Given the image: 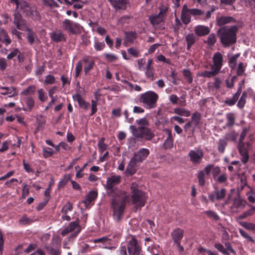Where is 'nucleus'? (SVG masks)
I'll use <instances>...</instances> for the list:
<instances>
[{
	"instance_id": "1",
	"label": "nucleus",
	"mask_w": 255,
	"mask_h": 255,
	"mask_svg": "<svg viewBox=\"0 0 255 255\" xmlns=\"http://www.w3.org/2000/svg\"><path fill=\"white\" fill-rule=\"evenodd\" d=\"M238 30L239 27L237 25L223 26L218 29L217 36L223 47H228L236 43Z\"/></svg>"
},
{
	"instance_id": "2",
	"label": "nucleus",
	"mask_w": 255,
	"mask_h": 255,
	"mask_svg": "<svg viewBox=\"0 0 255 255\" xmlns=\"http://www.w3.org/2000/svg\"><path fill=\"white\" fill-rule=\"evenodd\" d=\"M111 195L113 197L112 206L114 214L117 216V220L120 221L129 197L125 192L118 190L113 191Z\"/></svg>"
},
{
	"instance_id": "3",
	"label": "nucleus",
	"mask_w": 255,
	"mask_h": 255,
	"mask_svg": "<svg viewBox=\"0 0 255 255\" xmlns=\"http://www.w3.org/2000/svg\"><path fill=\"white\" fill-rule=\"evenodd\" d=\"M130 188L132 203L134 206L135 211H136L145 205L146 197L145 193L139 189L136 183H132Z\"/></svg>"
},
{
	"instance_id": "4",
	"label": "nucleus",
	"mask_w": 255,
	"mask_h": 255,
	"mask_svg": "<svg viewBox=\"0 0 255 255\" xmlns=\"http://www.w3.org/2000/svg\"><path fill=\"white\" fill-rule=\"evenodd\" d=\"M158 95L153 91H149L140 95L139 102L146 109H154L157 106Z\"/></svg>"
},
{
	"instance_id": "5",
	"label": "nucleus",
	"mask_w": 255,
	"mask_h": 255,
	"mask_svg": "<svg viewBox=\"0 0 255 255\" xmlns=\"http://www.w3.org/2000/svg\"><path fill=\"white\" fill-rule=\"evenodd\" d=\"M76 229L77 230L76 231L71 233L70 238H75L81 231L78 219L74 222H71L68 227L64 229L61 232V235L63 236H65L68 233L74 231Z\"/></svg>"
},
{
	"instance_id": "6",
	"label": "nucleus",
	"mask_w": 255,
	"mask_h": 255,
	"mask_svg": "<svg viewBox=\"0 0 255 255\" xmlns=\"http://www.w3.org/2000/svg\"><path fill=\"white\" fill-rule=\"evenodd\" d=\"M159 9L160 11L158 14L150 15L149 17L150 23L153 26L157 25L163 21V17L162 15L167 11L168 7L166 6L160 7Z\"/></svg>"
},
{
	"instance_id": "7",
	"label": "nucleus",
	"mask_w": 255,
	"mask_h": 255,
	"mask_svg": "<svg viewBox=\"0 0 255 255\" xmlns=\"http://www.w3.org/2000/svg\"><path fill=\"white\" fill-rule=\"evenodd\" d=\"M225 246L226 248H225L224 246L220 243H216L214 245L215 248L224 255H230V253L233 254H236V251L234 250L230 242H226L225 243Z\"/></svg>"
},
{
	"instance_id": "8",
	"label": "nucleus",
	"mask_w": 255,
	"mask_h": 255,
	"mask_svg": "<svg viewBox=\"0 0 255 255\" xmlns=\"http://www.w3.org/2000/svg\"><path fill=\"white\" fill-rule=\"evenodd\" d=\"M13 23L16 28L20 30H24L27 26L26 20L22 17L21 14L18 11H15L13 14Z\"/></svg>"
},
{
	"instance_id": "9",
	"label": "nucleus",
	"mask_w": 255,
	"mask_h": 255,
	"mask_svg": "<svg viewBox=\"0 0 255 255\" xmlns=\"http://www.w3.org/2000/svg\"><path fill=\"white\" fill-rule=\"evenodd\" d=\"M190 161L194 164H200L204 157V153L201 149L191 150L188 154Z\"/></svg>"
},
{
	"instance_id": "10",
	"label": "nucleus",
	"mask_w": 255,
	"mask_h": 255,
	"mask_svg": "<svg viewBox=\"0 0 255 255\" xmlns=\"http://www.w3.org/2000/svg\"><path fill=\"white\" fill-rule=\"evenodd\" d=\"M95 199L96 191L92 190L85 196L84 199L81 201V203L84 204L85 208L88 209L94 205Z\"/></svg>"
},
{
	"instance_id": "11",
	"label": "nucleus",
	"mask_w": 255,
	"mask_h": 255,
	"mask_svg": "<svg viewBox=\"0 0 255 255\" xmlns=\"http://www.w3.org/2000/svg\"><path fill=\"white\" fill-rule=\"evenodd\" d=\"M19 7L24 14L26 16H32L34 15V13L37 14L36 10H34L25 1H21L19 2Z\"/></svg>"
},
{
	"instance_id": "12",
	"label": "nucleus",
	"mask_w": 255,
	"mask_h": 255,
	"mask_svg": "<svg viewBox=\"0 0 255 255\" xmlns=\"http://www.w3.org/2000/svg\"><path fill=\"white\" fill-rule=\"evenodd\" d=\"M108 1L116 10H126L128 4V0H108Z\"/></svg>"
},
{
	"instance_id": "13",
	"label": "nucleus",
	"mask_w": 255,
	"mask_h": 255,
	"mask_svg": "<svg viewBox=\"0 0 255 255\" xmlns=\"http://www.w3.org/2000/svg\"><path fill=\"white\" fill-rule=\"evenodd\" d=\"M83 65L84 67V72L87 74L93 69L95 64V59L90 56H85L83 59Z\"/></svg>"
},
{
	"instance_id": "14",
	"label": "nucleus",
	"mask_w": 255,
	"mask_h": 255,
	"mask_svg": "<svg viewBox=\"0 0 255 255\" xmlns=\"http://www.w3.org/2000/svg\"><path fill=\"white\" fill-rule=\"evenodd\" d=\"M149 151L146 148H141L138 151L134 153L133 157L138 161L142 162L149 155Z\"/></svg>"
},
{
	"instance_id": "15",
	"label": "nucleus",
	"mask_w": 255,
	"mask_h": 255,
	"mask_svg": "<svg viewBox=\"0 0 255 255\" xmlns=\"http://www.w3.org/2000/svg\"><path fill=\"white\" fill-rule=\"evenodd\" d=\"M121 176L120 175H113L108 179L107 182V189L108 190H113L115 186L119 184L121 182Z\"/></svg>"
},
{
	"instance_id": "16",
	"label": "nucleus",
	"mask_w": 255,
	"mask_h": 255,
	"mask_svg": "<svg viewBox=\"0 0 255 255\" xmlns=\"http://www.w3.org/2000/svg\"><path fill=\"white\" fill-rule=\"evenodd\" d=\"M138 162L133 157L130 160L126 170V173L128 176L133 175L136 172V164Z\"/></svg>"
},
{
	"instance_id": "17",
	"label": "nucleus",
	"mask_w": 255,
	"mask_h": 255,
	"mask_svg": "<svg viewBox=\"0 0 255 255\" xmlns=\"http://www.w3.org/2000/svg\"><path fill=\"white\" fill-rule=\"evenodd\" d=\"M194 32L197 36L201 37L208 35L210 32V29L208 26L199 25L195 27Z\"/></svg>"
},
{
	"instance_id": "18",
	"label": "nucleus",
	"mask_w": 255,
	"mask_h": 255,
	"mask_svg": "<svg viewBox=\"0 0 255 255\" xmlns=\"http://www.w3.org/2000/svg\"><path fill=\"white\" fill-rule=\"evenodd\" d=\"M236 20L232 16H221L217 18V25L223 27L226 24L235 22Z\"/></svg>"
},
{
	"instance_id": "19",
	"label": "nucleus",
	"mask_w": 255,
	"mask_h": 255,
	"mask_svg": "<svg viewBox=\"0 0 255 255\" xmlns=\"http://www.w3.org/2000/svg\"><path fill=\"white\" fill-rule=\"evenodd\" d=\"M184 233V230L180 228H177L172 231L171 236L174 244L180 242L183 237Z\"/></svg>"
},
{
	"instance_id": "20",
	"label": "nucleus",
	"mask_w": 255,
	"mask_h": 255,
	"mask_svg": "<svg viewBox=\"0 0 255 255\" xmlns=\"http://www.w3.org/2000/svg\"><path fill=\"white\" fill-rule=\"evenodd\" d=\"M199 38L193 33H189L185 36L187 49L189 50L191 47L198 40Z\"/></svg>"
},
{
	"instance_id": "21",
	"label": "nucleus",
	"mask_w": 255,
	"mask_h": 255,
	"mask_svg": "<svg viewBox=\"0 0 255 255\" xmlns=\"http://www.w3.org/2000/svg\"><path fill=\"white\" fill-rule=\"evenodd\" d=\"M188 13H189V8L186 4H184L181 11V19L185 24H188L191 21V17Z\"/></svg>"
},
{
	"instance_id": "22",
	"label": "nucleus",
	"mask_w": 255,
	"mask_h": 255,
	"mask_svg": "<svg viewBox=\"0 0 255 255\" xmlns=\"http://www.w3.org/2000/svg\"><path fill=\"white\" fill-rule=\"evenodd\" d=\"M213 59L215 67L214 68L220 71L222 66L223 62V56L222 54L219 52H216L214 54Z\"/></svg>"
},
{
	"instance_id": "23",
	"label": "nucleus",
	"mask_w": 255,
	"mask_h": 255,
	"mask_svg": "<svg viewBox=\"0 0 255 255\" xmlns=\"http://www.w3.org/2000/svg\"><path fill=\"white\" fill-rule=\"evenodd\" d=\"M140 249H141V248L138 245L137 240L134 237H132L127 245V249L129 254Z\"/></svg>"
},
{
	"instance_id": "24",
	"label": "nucleus",
	"mask_w": 255,
	"mask_h": 255,
	"mask_svg": "<svg viewBox=\"0 0 255 255\" xmlns=\"http://www.w3.org/2000/svg\"><path fill=\"white\" fill-rule=\"evenodd\" d=\"M238 149L240 154L242 156V161L243 163L246 164L249 160V156L244 143L239 144Z\"/></svg>"
},
{
	"instance_id": "25",
	"label": "nucleus",
	"mask_w": 255,
	"mask_h": 255,
	"mask_svg": "<svg viewBox=\"0 0 255 255\" xmlns=\"http://www.w3.org/2000/svg\"><path fill=\"white\" fill-rule=\"evenodd\" d=\"M73 99L75 101L78 102L79 106L81 108L87 109L90 106V104L85 101L83 98L79 94H77L76 95H73Z\"/></svg>"
},
{
	"instance_id": "26",
	"label": "nucleus",
	"mask_w": 255,
	"mask_h": 255,
	"mask_svg": "<svg viewBox=\"0 0 255 255\" xmlns=\"http://www.w3.org/2000/svg\"><path fill=\"white\" fill-rule=\"evenodd\" d=\"M0 94L2 95H6L8 94H11L12 96L18 95L16 88L13 87L0 86Z\"/></svg>"
},
{
	"instance_id": "27",
	"label": "nucleus",
	"mask_w": 255,
	"mask_h": 255,
	"mask_svg": "<svg viewBox=\"0 0 255 255\" xmlns=\"http://www.w3.org/2000/svg\"><path fill=\"white\" fill-rule=\"evenodd\" d=\"M0 41L4 43L6 46L11 43V40L7 32L3 29H0Z\"/></svg>"
},
{
	"instance_id": "28",
	"label": "nucleus",
	"mask_w": 255,
	"mask_h": 255,
	"mask_svg": "<svg viewBox=\"0 0 255 255\" xmlns=\"http://www.w3.org/2000/svg\"><path fill=\"white\" fill-rule=\"evenodd\" d=\"M241 95V91L240 89H238L236 93L234 95L232 98H227L225 101L224 103L229 106H232L234 105L237 101H238L240 96Z\"/></svg>"
},
{
	"instance_id": "29",
	"label": "nucleus",
	"mask_w": 255,
	"mask_h": 255,
	"mask_svg": "<svg viewBox=\"0 0 255 255\" xmlns=\"http://www.w3.org/2000/svg\"><path fill=\"white\" fill-rule=\"evenodd\" d=\"M142 131V138H144L145 140H150L154 136V133L149 128L143 127Z\"/></svg>"
},
{
	"instance_id": "30",
	"label": "nucleus",
	"mask_w": 255,
	"mask_h": 255,
	"mask_svg": "<svg viewBox=\"0 0 255 255\" xmlns=\"http://www.w3.org/2000/svg\"><path fill=\"white\" fill-rule=\"evenodd\" d=\"M24 31L27 32V41L30 45H32L34 42L35 38L37 36L36 33L28 27L25 28Z\"/></svg>"
},
{
	"instance_id": "31",
	"label": "nucleus",
	"mask_w": 255,
	"mask_h": 255,
	"mask_svg": "<svg viewBox=\"0 0 255 255\" xmlns=\"http://www.w3.org/2000/svg\"><path fill=\"white\" fill-rule=\"evenodd\" d=\"M143 126H140L137 128H135L134 126L131 125L129 127V128L131 129L132 135L135 138H142V131Z\"/></svg>"
},
{
	"instance_id": "32",
	"label": "nucleus",
	"mask_w": 255,
	"mask_h": 255,
	"mask_svg": "<svg viewBox=\"0 0 255 255\" xmlns=\"http://www.w3.org/2000/svg\"><path fill=\"white\" fill-rule=\"evenodd\" d=\"M219 72V71L212 67V70L211 71H203L199 75L203 77L211 78L215 76Z\"/></svg>"
},
{
	"instance_id": "33",
	"label": "nucleus",
	"mask_w": 255,
	"mask_h": 255,
	"mask_svg": "<svg viewBox=\"0 0 255 255\" xmlns=\"http://www.w3.org/2000/svg\"><path fill=\"white\" fill-rule=\"evenodd\" d=\"M51 37L54 41L57 42L65 40L64 35L61 32H54Z\"/></svg>"
},
{
	"instance_id": "34",
	"label": "nucleus",
	"mask_w": 255,
	"mask_h": 255,
	"mask_svg": "<svg viewBox=\"0 0 255 255\" xmlns=\"http://www.w3.org/2000/svg\"><path fill=\"white\" fill-rule=\"evenodd\" d=\"M63 28L68 32L74 33V29L73 27L71 21L68 19H65L63 22Z\"/></svg>"
},
{
	"instance_id": "35",
	"label": "nucleus",
	"mask_w": 255,
	"mask_h": 255,
	"mask_svg": "<svg viewBox=\"0 0 255 255\" xmlns=\"http://www.w3.org/2000/svg\"><path fill=\"white\" fill-rule=\"evenodd\" d=\"M71 176L70 175L66 174L63 176V178L60 180L58 183V188H63L70 180Z\"/></svg>"
},
{
	"instance_id": "36",
	"label": "nucleus",
	"mask_w": 255,
	"mask_h": 255,
	"mask_svg": "<svg viewBox=\"0 0 255 255\" xmlns=\"http://www.w3.org/2000/svg\"><path fill=\"white\" fill-rule=\"evenodd\" d=\"M246 203V201L241 199L240 196L234 199V205L236 208H240L241 206L244 207Z\"/></svg>"
},
{
	"instance_id": "37",
	"label": "nucleus",
	"mask_w": 255,
	"mask_h": 255,
	"mask_svg": "<svg viewBox=\"0 0 255 255\" xmlns=\"http://www.w3.org/2000/svg\"><path fill=\"white\" fill-rule=\"evenodd\" d=\"M174 113L177 115L185 117H189L190 115V112L183 108L174 109Z\"/></svg>"
},
{
	"instance_id": "38",
	"label": "nucleus",
	"mask_w": 255,
	"mask_h": 255,
	"mask_svg": "<svg viewBox=\"0 0 255 255\" xmlns=\"http://www.w3.org/2000/svg\"><path fill=\"white\" fill-rule=\"evenodd\" d=\"M36 90V87L34 85H30L26 89L24 90L21 93L22 95L27 96L33 94Z\"/></svg>"
},
{
	"instance_id": "39",
	"label": "nucleus",
	"mask_w": 255,
	"mask_h": 255,
	"mask_svg": "<svg viewBox=\"0 0 255 255\" xmlns=\"http://www.w3.org/2000/svg\"><path fill=\"white\" fill-rule=\"evenodd\" d=\"M255 212V207H252L249 210L243 212L242 214H241L239 217V219H244L247 217L248 216H250L252 215Z\"/></svg>"
},
{
	"instance_id": "40",
	"label": "nucleus",
	"mask_w": 255,
	"mask_h": 255,
	"mask_svg": "<svg viewBox=\"0 0 255 255\" xmlns=\"http://www.w3.org/2000/svg\"><path fill=\"white\" fill-rule=\"evenodd\" d=\"M227 118L228 120V122L226 124V126L228 127H232L235 124V118L233 113H229L227 114Z\"/></svg>"
},
{
	"instance_id": "41",
	"label": "nucleus",
	"mask_w": 255,
	"mask_h": 255,
	"mask_svg": "<svg viewBox=\"0 0 255 255\" xmlns=\"http://www.w3.org/2000/svg\"><path fill=\"white\" fill-rule=\"evenodd\" d=\"M54 153V150L50 147L43 148V156L45 158L52 156Z\"/></svg>"
},
{
	"instance_id": "42",
	"label": "nucleus",
	"mask_w": 255,
	"mask_h": 255,
	"mask_svg": "<svg viewBox=\"0 0 255 255\" xmlns=\"http://www.w3.org/2000/svg\"><path fill=\"white\" fill-rule=\"evenodd\" d=\"M201 118V114L198 112H196L192 114V122L194 123L195 126L199 125Z\"/></svg>"
},
{
	"instance_id": "43",
	"label": "nucleus",
	"mask_w": 255,
	"mask_h": 255,
	"mask_svg": "<svg viewBox=\"0 0 255 255\" xmlns=\"http://www.w3.org/2000/svg\"><path fill=\"white\" fill-rule=\"evenodd\" d=\"M227 144V141L223 139H220L218 142V149L221 153H223L225 150V147Z\"/></svg>"
},
{
	"instance_id": "44",
	"label": "nucleus",
	"mask_w": 255,
	"mask_h": 255,
	"mask_svg": "<svg viewBox=\"0 0 255 255\" xmlns=\"http://www.w3.org/2000/svg\"><path fill=\"white\" fill-rule=\"evenodd\" d=\"M182 73L184 77L187 79L188 82L190 84L193 81V77L190 71L188 69H184Z\"/></svg>"
},
{
	"instance_id": "45",
	"label": "nucleus",
	"mask_w": 255,
	"mask_h": 255,
	"mask_svg": "<svg viewBox=\"0 0 255 255\" xmlns=\"http://www.w3.org/2000/svg\"><path fill=\"white\" fill-rule=\"evenodd\" d=\"M82 68H83V61L82 60L79 61L77 63V64L76 66L75 75V78H77L79 76V75L82 70Z\"/></svg>"
},
{
	"instance_id": "46",
	"label": "nucleus",
	"mask_w": 255,
	"mask_h": 255,
	"mask_svg": "<svg viewBox=\"0 0 255 255\" xmlns=\"http://www.w3.org/2000/svg\"><path fill=\"white\" fill-rule=\"evenodd\" d=\"M55 77L52 75L49 74L45 77L44 84L45 85H51L55 83Z\"/></svg>"
},
{
	"instance_id": "47",
	"label": "nucleus",
	"mask_w": 255,
	"mask_h": 255,
	"mask_svg": "<svg viewBox=\"0 0 255 255\" xmlns=\"http://www.w3.org/2000/svg\"><path fill=\"white\" fill-rule=\"evenodd\" d=\"M190 14L193 16H201L204 14V11L198 8L189 9Z\"/></svg>"
},
{
	"instance_id": "48",
	"label": "nucleus",
	"mask_w": 255,
	"mask_h": 255,
	"mask_svg": "<svg viewBox=\"0 0 255 255\" xmlns=\"http://www.w3.org/2000/svg\"><path fill=\"white\" fill-rule=\"evenodd\" d=\"M242 226L244 227L247 230L255 231V224L252 223H247L246 222H242L240 223Z\"/></svg>"
},
{
	"instance_id": "49",
	"label": "nucleus",
	"mask_w": 255,
	"mask_h": 255,
	"mask_svg": "<svg viewBox=\"0 0 255 255\" xmlns=\"http://www.w3.org/2000/svg\"><path fill=\"white\" fill-rule=\"evenodd\" d=\"M204 213L209 218H213L215 221H219L220 220L219 216L215 212L212 210L205 211Z\"/></svg>"
},
{
	"instance_id": "50",
	"label": "nucleus",
	"mask_w": 255,
	"mask_h": 255,
	"mask_svg": "<svg viewBox=\"0 0 255 255\" xmlns=\"http://www.w3.org/2000/svg\"><path fill=\"white\" fill-rule=\"evenodd\" d=\"M73 205L70 202H67L62 207L61 213H68L73 210Z\"/></svg>"
},
{
	"instance_id": "51",
	"label": "nucleus",
	"mask_w": 255,
	"mask_h": 255,
	"mask_svg": "<svg viewBox=\"0 0 255 255\" xmlns=\"http://www.w3.org/2000/svg\"><path fill=\"white\" fill-rule=\"evenodd\" d=\"M216 42V38L214 33H211L209 35L206 41H205L209 45H213Z\"/></svg>"
},
{
	"instance_id": "52",
	"label": "nucleus",
	"mask_w": 255,
	"mask_h": 255,
	"mask_svg": "<svg viewBox=\"0 0 255 255\" xmlns=\"http://www.w3.org/2000/svg\"><path fill=\"white\" fill-rule=\"evenodd\" d=\"M37 92L38 94V99L41 102H43L46 101L47 97L43 89L38 90Z\"/></svg>"
},
{
	"instance_id": "53",
	"label": "nucleus",
	"mask_w": 255,
	"mask_h": 255,
	"mask_svg": "<svg viewBox=\"0 0 255 255\" xmlns=\"http://www.w3.org/2000/svg\"><path fill=\"white\" fill-rule=\"evenodd\" d=\"M25 103L29 109V111H30L34 106V101L33 98L31 97L26 98L25 99Z\"/></svg>"
},
{
	"instance_id": "54",
	"label": "nucleus",
	"mask_w": 255,
	"mask_h": 255,
	"mask_svg": "<svg viewBox=\"0 0 255 255\" xmlns=\"http://www.w3.org/2000/svg\"><path fill=\"white\" fill-rule=\"evenodd\" d=\"M198 179L199 181V184L200 186H203L205 184V174L203 171L201 170L198 173Z\"/></svg>"
},
{
	"instance_id": "55",
	"label": "nucleus",
	"mask_w": 255,
	"mask_h": 255,
	"mask_svg": "<svg viewBox=\"0 0 255 255\" xmlns=\"http://www.w3.org/2000/svg\"><path fill=\"white\" fill-rule=\"evenodd\" d=\"M162 146L165 149L172 148L173 146V139H166L163 142Z\"/></svg>"
},
{
	"instance_id": "56",
	"label": "nucleus",
	"mask_w": 255,
	"mask_h": 255,
	"mask_svg": "<svg viewBox=\"0 0 255 255\" xmlns=\"http://www.w3.org/2000/svg\"><path fill=\"white\" fill-rule=\"evenodd\" d=\"M239 232L240 233V234L241 235V236L242 237H243L244 238L246 239L247 240H248L249 241L252 242V243H255V241L254 239H253L252 238V237H251V236H250L248 233L245 232L244 230H243V229H239Z\"/></svg>"
},
{
	"instance_id": "57",
	"label": "nucleus",
	"mask_w": 255,
	"mask_h": 255,
	"mask_svg": "<svg viewBox=\"0 0 255 255\" xmlns=\"http://www.w3.org/2000/svg\"><path fill=\"white\" fill-rule=\"evenodd\" d=\"M216 195V199L217 200H221L224 198L226 195V190L222 188L220 191H216L215 192Z\"/></svg>"
},
{
	"instance_id": "58",
	"label": "nucleus",
	"mask_w": 255,
	"mask_h": 255,
	"mask_svg": "<svg viewBox=\"0 0 255 255\" xmlns=\"http://www.w3.org/2000/svg\"><path fill=\"white\" fill-rule=\"evenodd\" d=\"M47 250L51 255H59L60 253L59 248H53L51 247H46Z\"/></svg>"
},
{
	"instance_id": "59",
	"label": "nucleus",
	"mask_w": 255,
	"mask_h": 255,
	"mask_svg": "<svg viewBox=\"0 0 255 255\" xmlns=\"http://www.w3.org/2000/svg\"><path fill=\"white\" fill-rule=\"evenodd\" d=\"M128 53L135 57H137L139 54V51L136 47H130L128 49Z\"/></svg>"
},
{
	"instance_id": "60",
	"label": "nucleus",
	"mask_w": 255,
	"mask_h": 255,
	"mask_svg": "<svg viewBox=\"0 0 255 255\" xmlns=\"http://www.w3.org/2000/svg\"><path fill=\"white\" fill-rule=\"evenodd\" d=\"M19 52V50L17 48L13 49L10 52V53L7 55V59L8 60H10L12 59L14 57L16 56V55Z\"/></svg>"
},
{
	"instance_id": "61",
	"label": "nucleus",
	"mask_w": 255,
	"mask_h": 255,
	"mask_svg": "<svg viewBox=\"0 0 255 255\" xmlns=\"http://www.w3.org/2000/svg\"><path fill=\"white\" fill-rule=\"evenodd\" d=\"M32 222V219L28 218L25 215L23 216L19 220V223L22 225L30 224Z\"/></svg>"
},
{
	"instance_id": "62",
	"label": "nucleus",
	"mask_w": 255,
	"mask_h": 255,
	"mask_svg": "<svg viewBox=\"0 0 255 255\" xmlns=\"http://www.w3.org/2000/svg\"><path fill=\"white\" fill-rule=\"evenodd\" d=\"M126 38L128 41H130L133 39H135L136 37V33L135 32H126Z\"/></svg>"
},
{
	"instance_id": "63",
	"label": "nucleus",
	"mask_w": 255,
	"mask_h": 255,
	"mask_svg": "<svg viewBox=\"0 0 255 255\" xmlns=\"http://www.w3.org/2000/svg\"><path fill=\"white\" fill-rule=\"evenodd\" d=\"M245 72V68L243 63H240L237 70V76H241Z\"/></svg>"
},
{
	"instance_id": "64",
	"label": "nucleus",
	"mask_w": 255,
	"mask_h": 255,
	"mask_svg": "<svg viewBox=\"0 0 255 255\" xmlns=\"http://www.w3.org/2000/svg\"><path fill=\"white\" fill-rule=\"evenodd\" d=\"M61 80L62 83L63 87H64L66 85H69L70 84L71 80L68 77L64 75L62 76L61 77Z\"/></svg>"
}]
</instances>
